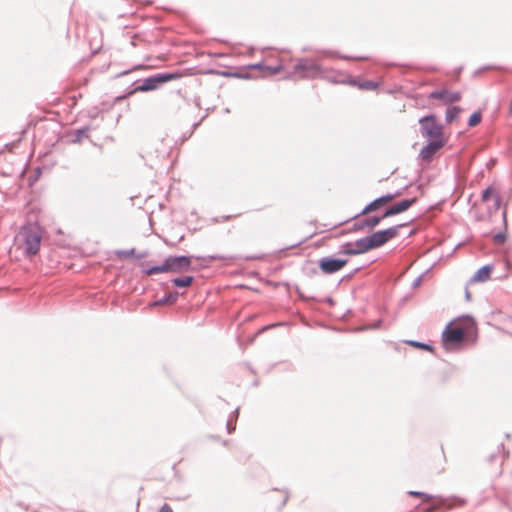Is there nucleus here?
Masks as SVG:
<instances>
[{"instance_id":"f257e3e1","label":"nucleus","mask_w":512,"mask_h":512,"mask_svg":"<svg viewBox=\"0 0 512 512\" xmlns=\"http://www.w3.org/2000/svg\"><path fill=\"white\" fill-rule=\"evenodd\" d=\"M42 229L36 224H28L20 229L15 237L14 245L26 256L37 254L42 240Z\"/></svg>"},{"instance_id":"f03ea898","label":"nucleus","mask_w":512,"mask_h":512,"mask_svg":"<svg viewBox=\"0 0 512 512\" xmlns=\"http://www.w3.org/2000/svg\"><path fill=\"white\" fill-rule=\"evenodd\" d=\"M473 325L472 319L468 317L458 319L448 324L442 333V344L445 350L453 351L457 349Z\"/></svg>"},{"instance_id":"7ed1b4c3","label":"nucleus","mask_w":512,"mask_h":512,"mask_svg":"<svg viewBox=\"0 0 512 512\" xmlns=\"http://www.w3.org/2000/svg\"><path fill=\"white\" fill-rule=\"evenodd\" d=\"M192 73L188 71L184 72H175V73H166V74H158L153 77H149L145 79L142 83V85L135 88L134 92H147L154 90L158 87L159 84L178 80L185 76H190Z\"/></svg>"},{"instance_id":"20e7f679","label":"nucleus","mask_w":512,"mask_h":512,"mask_svg":"<svg viewBox=\"0 0 512 512\" xmlns=\"http://www.w3.org/2000/svg\"><path fill=\"white\" fill-rule=\"evenodd\" d=\"M421 133L429 140L446 139L443 127L437 122L434 115L425 116L420 119Z\"/></svg>"},{"instance_id":"39448f33","label":"nucleus","mask_w":512,"mask_h":512,"mask_svg":"<svg viewBox=\"0 0 512 512\" xmlns=\"http://www.w3.org/2000/svg\"><path fill=\"white\" fill-rule=\"evenodd\" d=\"M294 73L301 78H317L321 75V68L313 60H301L296 64Z\"/></svg>"},{"instance_id":"423d86ee","label":"nucleus","mask_w":512,"mask_h":512,"mask_svg":"<svg viewBox=\"0 0 512 512\" xmlns=\"http://www.w3.org/2000/svg\"><path fill=\"white\" fill-rule=\"evenodd\" d=\"M347 263L348 259L322 258L319 261V268L325 274H332L340 271Z\"/></svg>"},{"instance_id":"0eeeda50","label":"nucleus","mask_w":512,"mask_h":512,"mask_svg":"<svg viewBox=\"0 0 512 512\" xmlns=\"http://www.w3.org/2000/svg\"><path fill=\"white\" fill-rule=\"evenodd\" d=\"M397 233L398 227H391L386 230L378 231L372 234L371 236H369L372 248L374 249L384 245L390 239L394 238L397 235Z\"/></svg>"},{"instance_id":"6e6552de","label":"nucleus","mask_w":512,"mask_h":512,"mask_svg":"<svg viewBox=\"0 0 512 512\" xmlns=\"http://www.w3.org/2000/svg\"><path fill=\"white\" fill-rule=\"evenodd\" d=\"M165 261L168 272H180L188 269L191 265V260L187 256L169 257Z\"/></svg>"},{"instance_id":"1a4fd4ad","label":"nucleus","mask_w":512,"mask_h":512,"mask_svg":"<svg viewBox=\"0 0 512 512\" xmlns=\"http://www.w3.org/2000/svg\"><path fill=\"white\" fill-rule=\"evenodd\" d=\"M401 194L400 193H396V194H386L384 196H381L377 199H375L374 201H372L371 203H369L362 211V215H366L368 213H371V212H374L382 207H384L385 205H387L388 203H390L392 200H394L396 197H399Z\"/></svg>"},{"instance_id":"9d476101","label":"nucleus","mask_w":512,"mask_h":512,"mask_svg":"<svg viewBox=\"0 0 512 512\" xmlns=\"http://www.w3.org/2000/svg\"><path fill=\"white\" fill-rule=\"evenodd\" d=\"M504 454L502 453L501 447H497L496 451L493 453H490L487 461H488V470L491 472H494L495 474H501L502 470V464L504 461Z\"/></svg>"},{"instance_id":"9b49d317","label":"nucleus","mask_w":512,"mask_h":512,"mask_svg":"<svg viewBox=\"0 0 512 512\" xmlns=\"http://www.w3.org/2000/svg\"><path fill=\"white\" fill-rule=\"evenodd\" d=\"M429 98L441 100L444 104H451L454 102H458L461 99V94L456 91L444 89L433 91L432 93H430Z\"/></svg>"},{"instance_id":"f8f14e48","label":"nucleus","mask_w":512,"mask_h":512,"mask_svg":"<svg viewBox=\"0 0 512 512\" xmlns=\"http://www.w3.org/2000/svg\"><path fill=\"white\" fill-rule=\"evenodd\" d=\"M447 142V139H436L430 140L429 143L424 146L420 152L422 159L430 161L433 155L440 150Z\"/></svg>"},{"instance_id":"ddd939ff","label":"nucleus","mask_w":512,"mask_h":512,"mask_svg":"<svg viewBox=\"0 0 512 512\" xmlns=\"http://www.w3.org/2000/svg\"><path fill=\"white\" fill-rule=\"evenodd\" d=\"M416 201H417V198H412V199H405L399 203H396L385 211L382 218H387V217L402 213V212L408 210L414 203H416Z\"/></svg>"},{"instance_id":"4468645a","label":"nucleus","mask_w":512,"mask_h":512,"mask_svg":"<svg viewBox=\"0 0 512 512\" xmlns=\"http://www.w3.org/2000/svg\"><path fill=\"white\" fill-rule=\"evenodd\" d=\"M353 246H354V248H347L343 251V253L347 254V255H356V254L365 253V252L373 249L369 236L357 240L353 244Z\"/></svg>"},{"instance_id":"2eb2a0df","label":"nucleus","mask_w":512,"mask_h":512,"mask_svg":"<svg viewBox=\"0 0 512 512\" xmlns=\"http://www.w3.org/2000/svg\"><path fill=\"white\" fill-rule=\"evenodd\" d=\"M493 270V267L491 265H486L480 268L474 276L471 278V283H478V282H486L490 279L491 272Z\"/></svg>"},{"instance_id":"dca6fc26","label":"nucleus","mask_w":512,"mask_h":512,"mask_svg":"<svg viewBox=\"0 0 512 512\" xmlns=\"http://www.w3.org/2000/svg\"><path fill=\"white\" fill-rule=\"evenodd\" d=\"M482 201L483 202H486L488 201L490 198H493L494 200V207L495 209H499L500 205H501V198H500V195L497 193L496 189L494 187H488L486 190L483 191L482 193Z\"/></svg>"},{"instance_id":"f3484780","label":"nucleus","mask_w":512,"mask_h":512,"mask_svg":"<svg viewBox=\"0 0 512 512\" xmlns=\"http://www.w3.org/2000/svg\"><path fill=\"white\" fill-rule=\"evenodd\" d=\"M350 85L356 86L361 90H377L379 87V84L377 82L369 81V80H351L349 82Z\"/></svg>"},{"instance_id":"a211bd4d","label":"nucleus","mask_w":512,"mask_h":512,"mask_svg":"<svg viewBox=\"0 0 512 512\" xmlns=\"http://www.w3.org/2000/svg\"><path fill=\"white\" fill-rule=\"evenodd\" d=\"M313 224H314L315 229L312 234H321V233L329 231L332 228H336L339 225H341L340 222L335 223L333 225H329V224L318 223L317 221H315Z\"/></svg>"},{"instance_id":"6ab92c4d","label":"nucleus","mask_w":512,"mask_h":512,"mask_svg":"<svg viewBox=\"0 0 512 512\" xmlns=\"http://www.w3.org/2000/svg\"><path fill=\"white\" fill-rule=\"evenodd\" d=\"M461 110L458 107H449L446 111V121L452 123L459 117Z\"/></svg>"},{"instance_id":"aec40b11","label":"nucleus","mask_w":512,"mask_h":512,"mask_svg":"<svg viewBox=\"0 0 512 512\" xmlns=\"http://www.w3.org/2000/svg\"><path fill=\"white\" fill-rule=\"evenodd\" d=\"M193 280L194 278L192 276H185L173 279V284L177 287H188L192 284Z\"/></svg>"},{"instance_id":"412c9836","label":"nucleus","mask_w":512,"mask_h":512,"mask_svg":"<svg viewBox=\"0 0 512 512\" xmlns=\"http://www.w3.org/2000/svg\"><path fill=\"white\" fill-rule=\"evenodd\" d=\"M166 272H168L166 261L162 265L151 267L145 271V273L147 275L166 273Z\"/></svg>"},{"instance_id":"4be33fe9","label":"nucleus","mask_w":512,"mask_h":512,"mask_svg":"<svg viewBox=\"0 0 512 512\" xmlns=\"http://www.w3.org/2000/svg\"><path fill=\"white\" fill-rule=\"evenodd\" d=\"M406 343L412 347L427 350V351H433V348L429 344L417 342V341H406Z\"/></svg>"},{"instance_id":"5701e85b","label":"nucleus","mask_w":512,"mask_h":512,"mask_svg":"<svg viewBox=\"0 0 512 512\" xmlns=\"http://www.w3.org/2000/svg\"><path fill=\"white\" fill-rule=\"evenodd\" d=\"M481 119H482L481 113L480 112H474L470 116L468 124H469L470 127H474V126L478 125L481 122Z\"/></svg>"},{"instance_id":"b1692460","label":"nucleus","mask_w":512,"mask_h":512,"mask_svg":"<svg viewBox=\"0 0 512 512\" xmlns=\"http://www.w3.org/2000/svg\"><path fill=\"white\" fill-rule=\"evenodd\" d=\"M409 495H411L413 497H420V498H422L423 502H429L433 499V497L431 495H428L423 492H418V491H410Z\"/></svg>"},{"instance_id":"393cba45","label":"nucleus","mask_w":512,"mask_h":512,"mask_svg":"<svg viewBox=\"0 0 512 512\" xmlns=\"http://www.w3.org/2000/svg\"><path fill=\"white\" fill-rule=\"evenodd\" d=\"M494 243L497 245H502L506 241V235L504 233H497L493 236Z\"/></svg>"},{"instance_id":"a878e982","label":"nucleus","mask_w":512,"mask_h":512,"mask_svg":"<svg viewBox=\"0 0 512 512\" xmlns=\"http://www.w3.org/2000/svg\"><path fill=\"white\" fill-rule=\"evenodd\" d=\"M380 221V217H371L365 221V225L369 227H375L380 223Z\"/></svg>"},{"instance_id":"bb28decb","label":"nucleus","mask_w":512,"mask_h":512,"mask_svg":"<svg viewBox=\"0 0 512 512\" xmlns=\"http://www.w3.org/2000/svg\"><path fill=\"white\" fill-rule=\"evenodd\" d=\"M134 252L135 250L132 249V250H129V251H120V252H117L118 256L120 258H127V257H130V256H133L134 255Z\"/></svg>"},{"instance_id":"cd10ccee","label":"nucleus","mask_w":512,"mask_h":512,"mask_svg":"<svg viewBox=\"0 0 512 512\" xmlns=\"http://www.w3.org/2000/svg\"><path fill=\"white\" fill-rule=\"evenodd\" d=\"M465 503H466V501L463 499H456L455 502L449 504V506H453V505L463 506Z\"/></svg>"},{"instance_id":"c85d7f7f","label":"nucleus","mask_w":512,"mask_h":512,"mask_svg":"<svg viewBox=\"0 0 512 512\" xmlns=\"http://www.w3.org/2000/svg\"><path fill=\"white\" fill-rule=\"evenodd\" d=\"M159 512H173V510L168 504H164Z\"/></svg>"},{"instance_id":"c756f323","label":"nucleus","mask_w":512,"mask_h":512,"mask_svg":"<svg viewBox=\"0 0 512 512\" xmlns=\"http://www.w3.org/2000/svg\"><path fill=\"white\" fill-rule=\"evenodd\" d=\"M436 508H437V506L430 507L425 512H433L436 510Z\"/></svg>"},{"instance_id":"7c9ffc66","label":"nucleus","mask_w":512,"mask_h":512,"mask_svg":"<svg viewBox=\"0 0 512 512\" xmlns=\"http://www.w3.org/2000/svg\"><path fill=\"white\" fill-rule=\"evenodd\" d=\"M466 297H467V299L470 298V292L469 291H466Z\"/></svg>"},{"instance_id":"2f4dec72","label":"nucleus","mask_w":512,"mask_h":512,"mask_svg":"<svg viewBox=\"0 0 512 512\" xmlns=\"http://www.w3.org/2000/svg\"><path fill=\"white\" fill-rule=\"evenodd\" d=\"M503 218L506 220V210L503 212Z\"/></svg>"},{"instance_id":"473e14b6","label":"nucleus","mask_w":512,"mask_h":512,"mask_svg":"<svg viewBox=\"0 0 512 512\" xmlns=\"http://www.w3.org/2000/svg\"><path fill=\"white\" fill-rule=\"evenodd\" d=\"M357 59H358V60H364V59H366V57H359V58H357Z\"/></svg>"},{"instance_id":"72a5a7b5","label":"nucleus","mask_w":512,"mask_h":512,"mask_svg":"<svg viewBox=\"0 0 512 512\" xmlns=\"http://www.w3.org/2000/svg\"><path fill=\"white\" fill-rule=\"evenodd\" d=\"M510 112L512 113V101L510 103Z\"/></svg>"}]
</instances>
